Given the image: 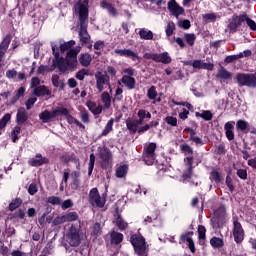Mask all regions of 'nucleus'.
<instances>
[{
  "mask_svg": "<svg viewBox=\"0 0 256 256\" xmlns=\"http://www.w3.org/2000/svg\"><path fill=\"white\" fill-rule=\"evenodd\" d=\"M225 224H227V208L225 205H221L213 212V217H211V226L213 229L217 230L223 229Z\"/></svg>",
  "mask_w": 256,
  "mask_h": 256,
  "instance_id": "nucleus-1",
  "label": "nucleus"
},
{
  "mask_svg": "<svg viewBox=\"0 0 256 256\" xmlns=\"http://www.w3.org/2000/svg\"><path fill=\"white\" fill-rule=\"evenodd\" d=\"M130 244L137 256H147V242L140 233L131 234Z\"/></svg>",
  "mask_w": 256,
  "mask_h": 256,
  "instance_id": "nucleus-2",
  "label": "nucleus"
},
{
  "mask_svg": "<svg viewBox=\"0 0 256 256\" xmlns=\"http://www.w3.org/2000/svg\"><path fill=\"white\" fill-rule=\"evenodd\" d=\"M65 238H67L70 247H79L81 245V225L71 224L67 233H65Z\"/></svg>",
  "mask_w": 256,
  "mask_h": 256,
  "instance_id": "nucleus-3",
  "label": "nucleus"
},
{
  "mask_svg": "<svg viewBox=\"0 0 256 256\" xmlns=\"http://www.w3.org/2000/svg\"><path fill=\"white\" fill-rule=\"evenodd\" d=\"M96 152H98V158L102 160L100 163V168L102 170H107L110 167V160L112 159V152L105 146H99L96 148Z\"/></svg>",
  "mask_w": 256,
  "mask_h": 256,
  "instance_id": "nucleus-4",
  "label": "nucleus"
},
{
  "mask_svg": "<svg viewBox=\"0 0 256 256\" xmlns=\"http://www.w3.org/2000/svg\"><path fill=\"white\" fill-rule=\"evenodd\" d=\"M244 235L242 224L238 222L237 218H232V237L234 238V243L240 245L244 241Z\"/></svg>",
  "mask_w": 256,
  "mask_h": 256,
  "instance_id": "nucleus-5",
  "label": "nucleus"
},
{
  "mask_svg": "<svg viewBox=\"0 0 256 256\" xmlns=\"http://www.w3.org/2000/svg\"><path fill=\"white\" fill-rule=\"evenodd\" d=\"M75 9L78 11L79 21L81 23L89 20V0H78L75 3Z\"/></svg>",
  "mask_w": 256,
  "mask_h": 256,
  "instance_id": "nucleus-6",
  "label": "nucleus"
},
{
  "mask_svg": "<svg viewBox=\"0 0 256 256\" xmlns=\"http://www.w3.org/2000/svg\"><path fill=\"white\" fill-rule=\"evenodd\" d=\"M248 15L246 13L240 14L238 16L234 15L228 22V32L230 34H234L238 31V27L242 25V23L246 22L248 19Z\"/></svg>",
  "mask_w": 256,
  "mask_h": 256,
  "instance_id": "nucleus-7",
  "label": "nucleus"
},
{
  "mask_svg": "<svg viewBox=\"0 0 256 256\" xmlns=\"http://www.w3.org/2000/svg\"><path fill=\"white\" fill-rule=\"evenodd\" d=\"M155 150H157V143H149L143 150V162L147 166H151L155 163Z\"/></svg>",
  "mask_w": 256,
  "mask_h": 256,
  "instance_id": "nucleus-8",
  "label": "nucleus"
},
{
  "mask_svg": "<svg viewBox=\"0 0 256 256\" xmlns=\"http://www.w3.org/2000/svg\"><path fill=\"white\" fill-rule=\"evenodd\" d=\"M77 220H79V214H77V212H67L62 216L54 218V220H52V225L60 226L64 223L75 222Z\"/></svg>",
  "mask_w": 256,
  "mask_h": 256,
  "instance_id": "nucleus-9",
  "label": "nucleus"
},
{
  "mask_svg": "<svg viewBox=\"0 0 256 256\" xmlns=\"http://www.w3.org/2000/svg\"><path fill=\"white\" fill-rule=\"evenodd\" d=\"M94 79H96V90H98V93H102L104 85L110 86V77L102 74V72H96Z\"/></svg>",
  "mask_w": 256,
  "mask_h": 256,
  "instance_id": "nucleus-10",
  "label": "nucleus"
},
{
  "mask_svg": "<svg viewBox=\"0 0 256 256\" xmlns=\"http://www.w3.org/2000/svg\"><path fill=\"white\" fill-rule=\"evenodd\" d=\"M192 236H194L193 231L182 233V235H180L179 244L182 245L184 243H188V249H190L192 254H195V243L194 239H192Z\"/></svg>",
  "mask_w": 256,
  "mask_h": 256,
  "instance_id": "nucleus-11",
  "label": "nucleus"
},
{
  "mask_svg": "<svg viewBox=\"0 0 256 256\" xmlns=\"http://www.w3.org/2000/svg\"><path fill=\"white\" fill-rule=\"evenodd\" d=\"M89 203H91V205H96L98 208L104 207L105 200L100 197L99 190L97 188H93L89 192Z\"/></svg>",
  "mask_w": 256,
  "mask_h": 256,
  "instance_id": "nucleus-12",
  "label": "nucleus"
},
{
  "mask_svg": "<svg viewBox=\"0 0 256 256\" xmlns=\"http://www.w3.org/2000/svg\"><path fill=\"white\" fill-rule=\"evenodd\" d=\"M184 161L186 162L188 169L182 174V179H184V181H188L189 179H192L194 174V157L188 156L184 158Z\"/></svg>",
  "mask_w": 256,
  "mask_h": 256,
  "instance_id": "nucleus-13",
  "label": "nucleus"
},
{
  "mask_svg": "<svg viewBox=\"0 0 256 256\" xmlns=\"http://www.w3.org/2000/svg\"><path fill=\"white\" fill-rule=\"evenodd\" d=\"M50 160L47 157H42V154L38 153L34 155V158H30L29 166L30 167H41L43 165H48Z\"/></svg>",
  "mask_w": 256,
  "mask_h": 256,
  "instance_id": "nucleus-14",
  "label": "nucleus"
},
{
  "mask_svg": "<svg viewBox=\"0 0 256 256\" xmlns=\"http://www.w3.org/2000/svg\"><path fill=\"white\" fill-rule=\"evenodd\" d=\"M27 121H29V113L27 112L25 107H19L17 109L15 123H17V125L21 126V125H24L25 123H27Z\"/></svg>",
  "mask_w": 256,
  "mask_h": 256,
  "instance_id": "nucleus-15",
  "label": "nucleus"
},
{
  "mask_svg": "<svg viewBox=\"0 0 256 256\" xmlns=\"http://www.w3.org/2000/svg\"><path fill=\"white\" fill-rule=\"evenodd\" d=\"M122 118V115L118 116L116 119L110 118L108 122H106V125L104 126V130L100 132V135H98V138H103L108 136L113 131V126L115 122H119L120 119Z\"/></svg>",
  "mask_w": 256,
  "mask_h": 256,
  "instance_id": "nucleus-16",
  "label": "nucleus"
},
{
  "mask_svg": "<svg viewBox=\"0 0 256 256\" xmlns=\"http://www.w3.org/2000/svg\"><path fill=\"white\" fill-rule=\"evenodd\" d=\"M168 11L172 13V16L178 18L180 15L184 14V8L180 7L176 0H170L167 4Z\"/></svg>",
  "mask_w": 256,
  "mask_h": 256,
  "instance_id": "nucleus-17",
  "label": "nucleus"
},
{
  "mask_svg": "<svg viewBox=\"0 0 256 256\" xmlns=\"http://www.w3.org/2000/svg\"><path fill=\"white\" fill-rule=\"evenodd\" d=\"M86 24H87V20H85L83 23L79 20V25L81 26V29L79 30V40L84 45L89 43V40L91 39L89 32H87V28H85Z\"/></svg>",
  "mask_w": 256,
  "mask_h": 256,
  "instance_id": "nucleus-18",
  "label": "nucleus"
},
{
  "mask_svg": "<svg viewBox=\"0 0 256 256\" xmlns=\"http://www.w3.org/2000/svg\"><path fill=\"white\" fill-rule=\"evenodd\" d=\"M81 177V172L79 171H73L71 172V183H69V187L73 191L79 190V187L81 186V180L79 179Z\"/></svg>",
  "mask_w": 256,
  "mask_h": 256,
  "instance_id": "nucleus-19",
  "label": "nucleus"
},
{
  "mask_svg": "<svg viewBox=\"0 0 256 256\" xmlns=\"http://www.w3.org/2000/svg\"><path fill=\"white\" fill-rule=\"evenodd\" d=\"M32 89H33L32 95L38 98L52 95V91H50V89H48V87L44 85L38 86V87H32Z\"/></svg>",
  "mask_w": 256,
  "mask_h": 256,
  "instance_id": "nucleus-20",
  "label": "nucleus"
},
{
  "mask_svg": "<svg viewBox=\"0 0 256 256\" xmlns=\"http://www.w3.org/2000/svg\"><path fill=\"white\" fill-rule=\"evenodd\" d=\"M11 43V34L5 35L3 40L0 43V65L3 61V57H5V53L7 52V49L9 48V44Z\"/></svg>",
  "mask_w": 256,
  "mask_h": 256,
  "instance_id": "nucleus-21",
  "label": "nucleus"
},
{
  "mask_svg": "<svg viewBox=\"0 0 256 256\" xmlns=\"http://www.w3.org/2000/svg\"><path fill=\"white\" fill-rule=\"evenodd\" d=\"M114 53H116L119 56L131 59V61H133V62H135L139 59V56H137V54H135L130 49H124V50L116 49V50H114Z\"/></svg>",
  "mask_w": 256,
  "mask_h": 256,
  "instance_id": "nucleus-22",
  "label": "nucleus"
},
{
  "mask_svg": "<svg viewBox=\"0 0 256 256\" xmlns=\"http://www.w3.org/2000/svg\"><path fill=\"white\" fill-rule=\"evenodd\" d=\"M110 245H120L124 241V234L117 231H110Z\"/></svg>",
  "mask_w": 256,
  "mask_h": 256,
  "instance_id": "nucleus-23",
  "label": "nucleus"
},
{
  "mask_svg": "<svg viewBox=\"0 0 256 256\" xmlns=\"http://www.w3.org/2000/svg\"><path fill=\"white\" fill-rule=\"evenodd\" d=\"M252 76H254V73H237L234 80L236 81V84H238V87H242V85L248 82Z\"/></svg>",
  "mask_w": 256,
  "mask_h": 256,
  "instance_id": "nucleus-24",
  "label": "nucleus"
},
{
  "mask_svg": "<svg viewBox=\"0 0 256 256\" xmlns=\"http://www.w3.org/2000/svg\"><path fill=\"white\" fill-rule=\"evenodd\" d=\"M118 85H124L128 90H133L135 89V78L124 75L122 76V79L118 81Z\"/></svg>",
  "mask_w": 256,
  "mask_h": 256,
  "instance_id": "nucleus-25",
  "label": "nucleus"
},
{
  "mask_svg": "<svg viewBox=\"0 0 256 256\" xmlns=\"http://www.w3.org/2000/svg\"><path fill=\"white\" fill-rule=\"evenodd\" d=\"M62 161H64L65 164H68V163L75 164V167L77 169L81 167V164L79 163V158H77V156H75V154L73 153L65 154L64 156H62Z\"/></svg>",
  "mask_w": 256,
  "mask_h": 256,
  "instance_id": "nucleus-26",
  "label": "nucleus"
},
{
  "mask_svg": "<svg viewBox=\"0 0 256 256\" xmlns=\"http://www.w3.org/2000/svg\"><path fill=\"white\" fill-rule=\"evenodd\" d=\"M60 117L58 115H54L51 114L49 110H44L42 111L39 115L38 118L40 119V121H42V123L46 124L51 122L53 119Z\"/></svg>",
  "mask_w": 256,
  "mask_h": 256,
  "instance_id": "nucleus-27",
  "label": "nucleus"
},
{
  "mask_svg": "<svg viewBox=\"0 0 256 256\" xmlns=\"http://www.w3.org/2000/svg\"><path fill=\"white\" fill-rule=\"evenodd\" d=\"M152 61H154L155 63L169 65L170 63H172V58L170 57V55H168V52H162L160 53V56L152 59Z\"/></svg>",
  "mask_w": 256,
  "mask_h": 256,
  "instance_id": "nucleus-28",
  "label": "nucleus"
},
{
  "mask_svg": "<svg viewBox=\"0 0 256 256\" xmlns=\"http://www.w3.org/2000/svg\"><path fill=\"white\" fill-rule=\"evenodd\" d=\"M100 7L102 9H106V11L108 12V15H110L114 18L118 16V10H116V8L111 3H108L106 1H102L100 3Z\"/></svg>",
  "mask_w": 256,
  "mask_h": 256,
  "instance_id": "nucleus-29",
  "label": "nucleus"
},
{
  "mask_svg": "<svg viewBox=\"0 0 256 256\" xmlns=\"http://www.w3.org/2000/svg\"><path fill=\"white\" fill-rule=\"evenodd\" d=\"M253 127L250 126V124L244 120H238L236 121V130L248 134V131L252 129Z\"/></svg>",
  "mask_w": 256,
  "mask_h": 256,
  "instance_id": "nucleus-30",
  "label": "nucleus"
},
{
  "mask_svg": "<svg viewBox=\"0 0 256 256\" xmlns=\"http://www.w3.org/2000/svg\"><path fill=\"white\" fill-rule=\"evenodd\" d=\"M234 122L225 123V135L228 141L234 140Z\"/></svg>",
  "mask_w": 256,
  "mask_h": 256,
  "instance_id": "nucleus-31",
  "label": "nucleus"
},
{
  "mask_svg": "<svg viewBox=\"0 0 256 256\" xmlns=\"http://www.w3.org/2000/svg\"><path fill=\"white\" fill-rule=\"evenodd\" d=\"M50 114L56 116L72 117V115L69 114V110L65 107H56L54 110L50 111Z\"/></svg>",
  "mask_w": 256,
  "mask_h": 256,
  "instance_id": "nucleus-32",
  "label": "nucleus"
},
{
  "mask_svg": "<svg viewBox=\"0 0 256 256\" xmlns=\"http://www.w3.org/2000/svg\"><path fill=\"white\" fill-rule=\"evenodd\" d=\"M216 77L220 80H230L232 78V74L225 67L221 66Z\"/></svg>",
  "mask_w": 256,
  "mask_h": 256,
  "instance_id": "nucleus-33",
  "label": "nucleus"
},
{
  "mask_svg": "<svg viewBox=\"0 0 256 256\" xmlns=\"http://www.w3.org/2000/svg\"><path fill=\"white\" fill-rule=\"evenodd\" d=\"M21 205H23V199L17 197L15 199H12L11 202H9V206L7 207V209H9V211L11 212H14L17 209H19Z\"/></svg>",
  "mask_w": 256,
  "mask_h": 256,
  "instance_id": "nucleus-34",
  "label": "nucleus"
},
{
  "mask_svg": "<svg viewBox=\"0 0 256 256\" xmlns=\"http://www.w3.org/2000/svg\"><path fill=\"white\" fill-rule=\"evenodd\" d=\"M114 223L116 224V227H118V230L121 232H124L126 229H128V223L122 218L120 214H118Z\"/></svg>",
  "mask_w": 256,
  "mask_h": 256,
  "instance_id": "nucleus-35",
  "label": "nucleus"
},
{
  "mask_svg": "<svg viewBox=\"0 0 256 256\" xmlns=\"http://www.w3.org/2000/svg\"><path fill=\"white\" fill-rule=\"evenodd\" d=\"M91 62H93V58L91 57V54H81L79 57V64L83 67H89L91 65Z\"/></svg>",
  "mask_w": 256,
  "mask_h": 256,
  "instance_id": "nucleus-36",
  "label": "nucleus"
},
{
  "mask_svg": "<svg viewBox=\"0 0 256 256\" xmlns=\"http://www.w3.org/2000/svg\"><path fill=\"white\" fill-rule=\"evenodd\" d=\"M209 244L214 249H221L225 246V242L223 241V239H221L219 237H215V236L213 238H211V240H209Z\"/></svg>",
  "mask_w": 256,
  "mask_h": 256,
  "instance_id": "nucleus-37",
  "label": "nucleus"
},
{
  "mask_svg": "<svg viewBox=\"0 0 256 256\" xmlns=\"http://www.w3.org/2000/svg\"><path fill=\"white\" fill-rule=\"evenodd\" d=\"M139 38L144 40H153V31L147 30L145 28L139 29Z\"/></svg>",
  "mask_w": 256,
  "mask_h": 256,
  "instance_id": "nucleus-38",
  "label": "nucleus"
},
{
  "mask_svg": "<svg viewBox=\"0 0 256 256\" xmlns=\"http://www.w3.org/2000/svg\"><path fill=\"white\" fill-rule=\"evenodd\" d=\"M128 174V165L124 164V165H120V167L116 168V178L118 179H122L124 177H126V175Z\"/></svg>",
  "mask_w": 256,
  "mask_h": 256,
  "instance_id": "nucleus-39",
  "label": "nucleus"
},
{
  "mask_svg": "<svg viewBox=\"0 0 256 256\" xmlns=\"http://www.w3.org/2000/svg\"><path fill=\"white\" fill-rule=\"evenodd\" d=\"M19 135H21V126L17 125L13 127V129L11 130V134H10L11 142L17 143V141L20 138Z\"/></svg>",
  "mask_w": 256,
  "mask_h": 256,
  "instance_id": "nucleus-40",
  "label": "nucleus"
},
{
  "mask_svg": "<svg viewBox=\"0 0 256 256\" xmlns=\"http://www.w3.org/2000/svg\"><path fill=\"white\" fill-rule=\"evenodd\" d=\"M65 120L67 121V124L69 125L75 124V126L79 127V129L85 130V125L81 123L79 120H77V118L73 116H65Z\"/></svg>",
  "mask_w": 256,
  "mask_h": 256,
  "instance_id": "nucleus-41",
  "label": "nucleus"
},
{
  "mask_svg": "<svg viewBox=\"0 0 256 256\" xmlns=\"http://www.w3.org/2000/svg\"><path fill=\"white\" fill-rule=\"evenodd\" d=\"M52 86L54 88H60V91L65 89V83H63V80H60V76L58 75H52Z\"/></svg>",
  "mask_w": 256,
  "mask_h": 256,
  "instance_id": "nucleus-42",
  "label": "nucleus"
},
{
  "mask_svg": "<svg viewBox=\"0 0 256 256\" xmlns=\"http://www.w3.org/2000/svg\"><path fill=\"white\" fill-rule=\"evenodd\" d=\"M196 117L203 119V121H211L213 119V114L210 110H203L201 113L196 112Z\"/></svg>",
  "mask_w": 256,
  "mask_h": 256,
  "instance_id": "nucleus-43",
  "label": "nucleus"
},
{
  "mask_svg": "<svg viewBox=\"0 0 256 256\" xmlns=\"http://www.w3.org/2000/svg\"><path fill=\"white\" fill-rule=\"evenodd\" d=\"M100 100L104 104V108H106V109L110 108L111 98H110V94H108V92H102V94L100 95Z\"/></svg>",
  "mask_w": 256,
  "mask_h": 256,
  "instance_id": "nucleus-44",
  "label": "nucleus"
},
{
  "mask_svg": "<svg viewBox=\"0 0 256 256\" xmlns=\"http://www.w3.org/2000/svg\"><path fill=\"white\" fill-rule=\"evenodd\" d=\"M209 180L214 181L216 184H219L221 183V181H223V178L217 170H213L211 171V173H209Z\"/></svg>",
  "mask_w": 256,
  "mask_h": 256,
  "instance_id": "nucleus-45",
  "label": "nucleus"
},
{
  "mask_svg": "<svg viewBox=\"0 0 256 256\" xmlns=\"http://www.w3.org/2000/svg\"><path fill=\"white\" fill-rule=\"evenodd\" d=\"M180 152L184 153V155H194V148H192L190 145L187 143L180 144Z\"/></svg>",
  "mask_w": 256,
  "mask_h": 256,
  "instance_id": "nucleus-46",
  "label": "nucleus"
},
{
  "mask_svg": "<svg viewBox=\"0 0 256 256\" xmlns=\"http://www.w3.org/2000/svg\"><path fill=\"white\" fill-rule=\"evenodd\" d=\"M201 18L205 23H214L215 21H217V15L215 13L202 14Z\"/></svg>",
  "mask_w": 256,
  "mask_h": 256,
  "instance_id": "nucleus-47",
  "label": "nucleus"
},
{
  "mask_svg": "<svg viewBox=\"0 0 256 256\" xmlns=\"http://www.w3.org/2000/svg\"><path fill=\"white\" fill-rule=\"evenodd\" d=\"M88 107H89V111H91V113H93L94 116H98L102 114V107L101 106L97 107V104H95V102L89 103Z\"/></svg>",
  "mask_w": 256,
  "mask_h": 256,
  "instance_id": "nucleus-48",
  "label": "nucleus"
},
{
  "mask_svg": "<svg viewBox=\"0 0 256 256\" xmlns=\"http://www.w3.org/2000/svg\"><path fill=\"white\" fill-rule=\"evenodd\" d=\"M54 66H56V68H58V71L62 73H65L69 69V66L63 63V59L54 61Z\"/></svg>",
  "mask_w": 256,
  "mask_h": 256,
  "instance_id": "nucleus-49",
  "label": "nucleus"
},
{
  "mask_svg": "<svg viewBox=\"0 0 256 256\" xmlns=\"http://www.w3.org/2000/svg\"><path fill=\"white\" fill-rule=\"evenodd\" d=\"M86 76H89V70L85 68H82L81 70L77 71V73H75V79L79 81H84Z\"/></svg>",
  "mask_w": 256,
  "mask_h": 256,
  "instance_id": "nucleus-50",
  "label": "nucleus"
},
{
  "mask_svg": "<svg viewBox=\"0 0 256 256\" xmlns=\"http://www.w3.org/2000/svg\"><path fill=\"white\" fill-rule=\"evenodd\" d=\"M205 226L203 225H199L197 227V234H198V239H199V243L200 245H203V243H201V241L205 240Z\"/></svg>",
  "mask_w": 256,
  "mask_h": 256,
  "instance_id": "nucleus-51",
  "label": "nucleus"
},
{
  "mask_svg": "<svg viewBox=\"0 0 256 256\" xmlns=\"http://www.w3.org/2000/svg\"><path fill=\"white\" fill-rule=\"evenodd\" d=\"M164 123L170 125V127H177L178 119L173 116H166V118H164Z\"/></svg>",
  "mask_w": 256,
  "mask_h": 256,
  "instance_id": "nucleus-52",
  "label": "nucleus"
},
{
  "mask_svg": "<svg viewBox=\"0 0 256 256\" xmlns=\"http://www.w3.org/2000/svg\"><path fill=\"white\" fill-rule=\"evenodd\" d=\"M11 120V114L6 113L3 117L0 118V130H3L7 123Z\"/></svg>",
  "mask_w": 256,
  "mask_h": 256,
  "instance_id": "nucleus-53",
  "label": "nucleus"
},
{
  "mask_svg": "<svg viewBox=\"0 0 256 256\" xmlns=\"http://www.w3.org/2000/svg\"><path fill=\"white\" fill-rule=\"evenodd\" d=\"M242 53H239L238 55H228L225 57V63L226 64H231L234 61L242 59Z\"/></svg>",
  "mask_w": 256,
  "mask_h": 256,
  "instance_id": "nucleus-54",
  "label": "nucleus"
},
{
  "mask_svg": "<svg viewBox=\"0 0 256 256\" xmlns=\"http://www.w3.org/2000/svg\"><path fill=\"white\" fill-rule=\"evenodd\" d=\"M95 169V154L89 156V170L88 175L91 177L93 175V170Z\"/></svg>",
  "mask_w": 256,
  "mask_h": 256,
  "instance_id": "nucleus-55",
  "label": "nucleus"
},
{
  "mask_svg": "<svg viewBox=\"0 0 256 256\" xmlns=\"http://www.w3.org/2000/svg\"><path fill=\"white\" fill-rule=\"evenodd\" d=\"M102 234V228L100 227V223L96 222L93 225V231L91 232V235L93 237H99Z\"/></svg>",
  "mask_w": 256,
  "mask_h": 256,
  "instance_id": "nucleus-56",
  "label": "nucleus"
},
{
  "mask_svg": "<svg viewBox=\"0 0 256 256\" xmlns=\"http://www.w3.org/2000/svg\"><path fill=\"white\" fill-rule=\"evenodd\" d=\"M64 64L69 66V69L77 68V58H66Z\"/></svg>",
  "mask_w": 256,
  "mask_h": 256,
  "instance_id": "nucleus-57",
  "label": "nucleus"
},
{
  "mask_svg": "<svg viewBox=\"0 0 256 256\" xmlns=\"http://www.w3.org/2000/svg\"><path fill=\"white\" fill-rule=\"evenodd\" d=\"M137 118L139 119H151V113L147 110L140 109L137 111Z\"/></svg>",
  "mask_w": 256,
  "mask_h": 256,
  "instance_id": "nucleus-58",
  "label": "nucleus"
},
{
  "mask_svg": "<svg viewBox=\"0 0 256 256\" xmlns=\"http://www.w3.org/2000/svg\"><path fill=\"white\" fill-rule=\"evenodd\" d=\"M242 87L256 88V72L252 78H250L246 83L242 84Z\"/></svg>",
  "mask_w": 256,
  "mask_h": 256,
  "instance_id": "nucleus-59",
  "label": "nucleus"
},
{
  "mask_svg": "<svg viewBox=\"0 0 256 256\" xmlns=\"http://www.w3.org/2000/svg\"><path fill=\"white\" fill-rule=\"evenodd\" d=\"M147 98H149V100H155L157 98V89L155 86H151V88L147 90Z\"/></svg>",
  "mask_w": 256,
  "mask_h": 256,
  "instance_id": "nucleus-60",
  "label": "nucleus"
},
{
  "mask_svg": "<svg viewBox=\"0 0 256 256\" xmlns=\"http://www.w3.org/2000/svg\"><path fill=\"white\" fill-rule=\"evenodd\" d=\"M140 124H133L131 123V120H126V127L128 129V131H130L131 135L135 134V131L136 129H138L137 127L139 126Z\"/></svg>",
  "mask_w": 256,
  "mask_h": 256,
  "instance_id": "nucleus-61",
  "label": "nucleus"
},
{
  "mask_svg": "<svg viewBox=\"0 0 256 256\" xmlns=\"http://www.w3.org/2000/svg\"><path fill=\"white\" fill-rule=\"evenodd\" d=\"M184 39L186 40V43L190 45V47H193L195 44V34H185Z\"/></svg>",
  "mask_w": 256,
  "mask_h": 256,
  "instance_id": "nucleus-62",
  "label": "nucleus"
},
{
  "mask_svg": "<svg viewBox=\"0 0 256 256\" xmlns=\"http://www.w3.org/2000/svg\"><path fill=\"white\" fill-rule=\"evenodd\" d=\"M236 176H238L239 179H242V181H246V179H248V172L245 169H238L236 171Z\"/></svg>",
  "mask_w": 256,
  "mask_h": 256,
  "instance_id": "nucleus-63",
  "label": "nucleus"
},
{
  "mask_svg": "<svg viewBox=\"0 0 256 256\" xmlns=\"http://www.w3.org/2000/svg\"><path fill=\"white\" fill-rule=\"evenodd\" d=\"M225 184L226 188H228V191H230V193L234 192V185L232 184V178L230 177V174L226 175Z\"/></svg>",
  "mask_w": 256,
  "mask_h": 256,
  "instance_id": "nucleus-64",
  "label": "nucleus"
}]
</instances>
